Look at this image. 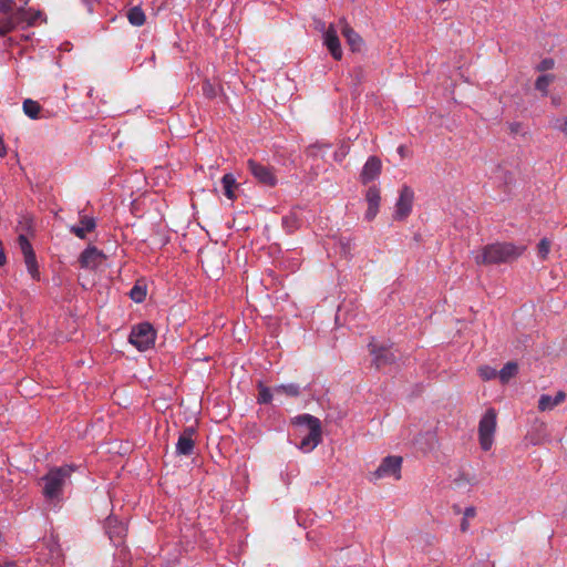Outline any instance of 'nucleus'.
<instances>
[{
	"mask_svg": "<svg viewBox=\"0 0 567 567\" xmlns=\"http://www.w3.org/2000/svg\"><path fill=\"white\" fill-rule=\"evenodd\" d=\"M156 332L150 322H142L132 328L128 341L138 351H146L155 343Z\"/></svg>",
	"mask_w": 567,
	"mask_h": 567,
	"instance_id": "5",
	"label": "nucleus"
},
{
	"mask_svg": "<svg viewBox=\"0 0 567 567\" xmlns=\"http://www.w3.org/2000/svg\"><path fill=\"white\" fill-rule=\"evenodd\" d=\"M127 19L132 25L141 27L145 23L146 17L140 7H133L127 12Z\"/></svg>",
	"mask_w": 567,
	"mask_h": 567,
	"instance_id": "26",
	"label": "nucleus"
},
{
	"mask_svg": "<svg viewBox=\"0 0 567 567\" xmlns=\"http://www.w3.org/2000/svg\"><path fill=\"white\" fill-rule=\"evenodd\" d=\"M555 81L554 74H544L535 81V89L542 93L543 96L548 94L549 85Z\"/></svg>",
	"mask_w": 567,
	"mask_h": 567,
	"instance_id": "27",
	"label": "nucleus"
},
{
	"mask_svg": "<svg viewBox=\"0 0 567 567\" xmlns=\"http://www.w3.org/2000/svg\"><path fill=\"white\" fill-rule=\"evenodd\" d=\"M555 65V61L550 58H546L542 60L538 65L536 66V70L539 72H545L548 70H551Z\"/></svg>",
	"mask_w": 567,
	"mask_h": 567,
	"instance_id": "36",
	"label": "nucleus"
},
{
	"mask_svg": "<svg viewBox=\"0 0 567 567\" xmlns=\"http://www.w3.org/2000/svg\"><path fill=\"white\" fill-rule=\"evenodd\" d=\"M475 508L474 507H467L465 511H464V518L468 519V518H473L475 516Z\"/></svg>",
	"mask_w": 567,
	"mask_h": 567,
	"instance_id": "38",
	"label": "nucleus"
},
{
	"mask_svg": "<svg viewBox=\"0 0 567 567\" xmlns=\"http://www.w3.org/2000/svg\"><path fill=\"white\" fill-rule=\"evenodd\" d=\"M398 152H399V154L403 157V156L405 155V146L400 145V146L398 147Z\"/></svg>",
	"mask_w": 567,
	"mask_h": 567,
	"instance_id": "43",
	"label": "nucleus"
},
{
	"mask_svg": "<svg viewBox=\"0 0 567 567\" xmlns=\"http://www.w3.org/2000/svg\"><path fill=\"white\" fill-rule=\"evenodd\" d=\"M18 241H19L20 249L23 254V257L35 255L30 241L27 239V237L24 235H20L18 238Z\"/></svg>",
	"mask_w": 567,
	"mask_h": 567,
	"instance_id": "31",
	"label": "nucleus"
},
{
	"mask_svg": "<svg viewBox=\"0 0 567 567\" xmlns=\"http://www.w3.org/2000/svg\"><path fill=\"white\" fill-rule=\"evenodd\" d=\"M6 154H7V151H6L4 144H3L2 138L0 137V157H3Z\"/></svg>",
	"mask_w": 567,
	"mask_h": 567,
	"instance_id": "41",
	"label": "nucleus"
},
{
	"mask_svg": "<svg viewBox=\"0 0 567 567\" xmlns=\"http://www.w3.org/2000/svg\"><path fill=\"white\" fill-rule=\"evenodd\" d=\"M7 262V257L4 254L2 241L0 240V266H3Z\"/></svg>",
	"mask_w": 567,
	"mask_h": 567,
	"instance_id": "39",
	"label": "nucleus"
},
{
	"mask_svg": "<svg viewBox=\"0 0 567 567\" xmlns=\"http://www.w3.org/2000/svg\"><path fill=\"white\" fill-rule=\"evenodd\" d=\"M343 23L342 27V35L346 38L349 47L352 51H360L362 47V38L344 21H341Z\"/></svg>",
	"mask_w": 567,
	"mask_h": 567,
	"instance_id": "20",
	"label": "nucleus"
},
{
	"mask_svg": "<svg viewBox=\"0 0 567 567\" xmlns=\"http://www.w3.org/2000/svg\"><path fill=\"white\" fill-rule=\"evenodd\" d=\"M0 567H17V565L13 563H6L3 565H0Z\"/></svg>",
	"mask_w": 567,
	"mask_h": 567,
	"instance_id": "45",
	"label": "nucleus"
},
{
	"mask_svg": "<svg viewBox=\"0 0 567 567\" xmlns=\"http://www.w3.org/2000/svg\"><path fill=\"white\" fill-rule=\"evenodd\" d=\"M478 373H480V377L486 381L498 377L496 369L488 367V365L481 367L478 369Z\"/></svg>",
	"mask_w": 567,
	"mask_h": 567,
	"instance_id": "32",
	"label": "nucleus"
},
{
	"mask_svg": "<svg viewBox=\"0 0 567 567\" xmlns=\"http://www.w3.org/2000/svg\"><path fill=\"white\" fill-rule=\"evenodd\" d=\"M224 195L233 200L236 198L235 189L237 188V183L233 174H225L221 178Z\"/></svg>",
	"mask_w": 567,
	"mask_h": 567,
	"instance_id": "22",
	"label": "nucleus"
},
{
	"mask_svg": "<svg viewBox=\"0 0 567 567\" xmlns=\"http://www.w3.org/2000/svg\"><path fill=\"white\" fill-rule=\"evenodd\" d=\"M110 539L118 544L126 535L125 526L115 517H109L105 525Z\"/></svg>",
	"mask_w": 567,
	"mask_h": 567,
	"instance_id": "18",
	"label": "nucleus"
},
{
	"mask_svg": "<svg viewBox=\"0 0 567 567\" xmlns=\"http://www.w3.org/2000/svg\"><path fill=\"white\" fill-rule=\"evenodd\" d=\"M414 193L408 187L403 186L400 190L399 199L395 204V218L404 219L408 217L412 209Z\"/></svg>",
	"mask_w": 567,
	"mask_h": 567,
	"instance_id": "9",
	"label": "nucleus"
},
{
	"mask_svg": "<svg viewBox=\"0 0 567 567\" xmlns=\"http://www.w3.org/2000/svg\"><path fill=\"white\" fill-rule=\"evenodd\" d=\"M248 168L252 176L261 184L266 186H275L277 178L272 169L268 166L257 163L254 159L247 162Z\"/></svg>",
	"mask_w": 567,
	"mask_h": 567,
	"instance_id": "8",
	"label": "nucleus"
},
{
	"mask_svg": "<svg viewBox=\"0 0 567 567\" xmlns=\"http://www.w3.org/2000/svg\"><path fill=\"white\" fill-rule=\"evenodd\" d=\"M381 168V161L377 156L369 157L360 174L361 182L368 184L374 181L380 175Z\"/></svg>",
	"mask_w": 567,
	"mask_h": 567,
	"instance_id": "12",
	"label": "nucleus"
},
{
	"mask_svg": "<svg viewBox=\"0 0 567 567\" xmlns=\"http://www.w3.org/2000/svg\"><path fill=\"white\" fill-rule=\"evenodd\" d=\"M258 398L257 401L259 404H268L271 402L275 393L269 388L265 386L261 382L258 383Z\"/></svg>",
	"mask_w": 567,
	"mask_h": 567,
	"instance_id": "28",
	"label": "nucleus"
},
{
	"mask_svg": "<svg viewBox=\"0 0 567 567\" xmlns=\"http://www.w3.org/2000/svg\"><path fill=\"white\" fill-rule=\"evenodd\" d=\"M402 457L386 456L382 460L379 467L372 473L374 480L383 478L386 476H394L396 480L401 477Z\"/></svg>",
	"mask_w": 567,
	"mask_h": 567,
	"instance_id": "7",
	"label": "nucleus"
},
{
	"mask_svg": "<svg viewBox=\"0 0 567 567\" xmlns=\"http://www.w3.org/2000/svg\"><path fill=\"white\" fill-rule=\"evenodd\" d=\"M324 45L336 60H340L342 58V49L337 34V30L331 24L323 34Z\"/></svg>",
	"mask_w": 567,
	"mask_h": 567,
	"instance_id": "13",
	"label": "nucleus"
},
{
	"mask_svg": "<svg viewBox=\"0 0 567 567\" xmlns=\"http://www.w3.org/2000/svg\"><path fill=\"white\" fill-rule=\"evenodd\" d=\"M275 395H286L290 398H297L300 395V386L296 383L281 384L274 388Z\"/></svg>",
	"mask_w": 567,
	"mask_h": 567,
	"instance_id": "23",
	"label": "nucleus"
},
{
	"mask_svg": "<svg viewBox=\"0 0 567 567\" xmlns=\"http://www.w3.org/2000/svg\"><path fill=\"white\" fill-rule=\"evenodd\" d=\"M566 399V393L564 391H558L555 396H550L548 394L540 395L538 400V410L542 412L551 411L557 405L563 403Z\"/></svg>",
	"mask_w": 567,
	"mask_h": 567,
	"instance_id": "19",
	"label": "nucleus"
},
{
	"mask_svg": "<svg viewBox=\"0 0 567 567\" xmlns=\"http://www.w3.org/2000/svg\"><path fill=\"white\" fill-rule=\"evenodd\" d=\"M290 221L295 223V220L292 219V217H285V218L282 219L284 225H286L287 227H288V225H289V223H290Z\"/></svg>",
	"mask_w": 567,
	"mask_h": 567,
	"instance_id": "44",
	"label": "nucleus"
},
{
	"mask_svg": "<svg viewBox=\"0 0 567 567\" xmlns=\"http://www.w3.org/2000/svg\"><path fill=\"white\" fill-rule=\"evenodd\" d=\"M18 8L14 0H0V13L14 14Z\"/></svg>",
	"mask_w": 567,
	"mask_h": 567,
	"instance_id": "33",
	"label": "nucleus"
},
{
	"mask_svg": "<svg viewBox=\"0 0 567 567\" xmlns=\"http://www.w3.org/2000/svg\"><path fill=\"white\" fill-rule=\"evenodd\" d=\"M104 259L105 255L101 250L94 246H90L81 252L79 262L82 268L95 269L102 265Z\"/></svg>",
	"mask_w": 567,
	"mask_h": 567,
	"instance_id": "10",
	"label": "nucleus"
},
{
	"mask_svg": "<svg viewBox=\"0 0 567 567\" xmlns=\"http://www.w3.org/2000/svg\"><path fill=\"white\" fill-rule=\"evenodd\" d=\"M370 354L373 357V364L381 369L395 362L396 355L392 347L379 344L374 340L369 343Z\"/></svg>",
	"mask_w": 567,
	"mask_h": 567,
	"instance_id": "6",
	"label": "nucleus"
},
{
	"mask_svg": "<svg viewBox=\"0 0 567 567\" xmlns=\"http://www.w3.org/2000/svg\"><path fill=\"white\" fill-rule=\"evenodd\" d=\"M130 297L135 302H143L146 298V288L135 285L130 291Z\"/></svg>",
	"mask_w": 567,
	"mask_h": 567,
	"instance_id": "30",
	"label": "nucleus"
},
{
	"mask_svg": "<svg viewBox=\"0 0 567 567\" xmlns=\"http://www.w3.org/2000/svg\"><path fill=\"white\" fill-rule=\"evenodd\" d=\"M203 93L206 97L213 99L216 96V89L209 81H204L202 85Z\"/></svg>",
	"mask_w": 567,
	"mask_h": 567,
	"instance_id": "35",
	"label": "nucleus"
},
{
	"mask_svg": "<svg viewBox=\"0 0 567 567\" xmlns=\"http://www.w3.org/2000/svg\"><path fill=\"white\" fill-rule=\"evenodd\" d=\"M21 10H16L14 14L1 13L0 16V37H4L8 33L16 30L19 25V19L22 17Z\"/></svg>",
	"mask_w": 567,
	"mask_h": 567,
	"instance_id": "16",
	"label": "nucleus"
},
{
	"mask_svg": "<svg viewBox=\"0 0 567 567\" xmlns=\"http://www.w3.org/2000/svg\"><path fill=\"white\" fill-rule=\"evenodd\" d=\"M460 528H461V532L466 533L468 530V528H470L468 519L463 517V519L461 522V525H460Z\"/></svg>",
	"mask_w": 567,
	"mask_h": 567,
	"instance_id": "40",
	"label": "nucleus"
},
{
	"mask_svg": "<svg viewBox=\"0 0 567 567\" xmlns=\"http://www.w3.org/2000/svg\"><path fill=\"white\" fill-rule=\"evenodd\" d=\"M22 109L24 114L32 120H37L41 116V105L37 101L31 99L24 100Z\"/></svg>",
	"mask_w": 567,
	"mask_h": 567,
	"instance_id": "25",
	"label": "nucleus"
},
{
	"mask_svg": "<svg viewBox=\"0 0 567 567\" xmlns=\"http://www.w3.org/2000/svg\"><path fill=\"white\" fill-rule=\"evenodd\" d=\"M24 264H25L27 269H28L29 274L31 275V277L35 280H39L40 272L38 269L35 255L24 257Z\"/></svg>",
	"mask_w": 567,
	"mask_h": 567,
	"instance_id": "29",
	"label": "nucleus"
},
{
	"mask_svg": "<svg viewBox=\"0 0 567 567\" xmlns=\"http://www.w3.org/2000/svg\"><path fill=\"white\" fill-rule=\"evenodd\" d=\"M365 200L368 203L365 219L372 220L379 212L381 200L380 189L377 186L369 187L365 193Z\"/></svg>",
	"mask_w": 567,
	"mask_h": 567,
	"instance_id": "14",
	"label": "nucleus"
},
{
	"mask_svg": "<svg viewBox=\"0 0 567 567\" xmlns=\"http://www.w3.org/2000/svg\"><path fill=\"white\" fill-rule=\"evenodd\" d=\"M526 246L515 245L513 243H494L473 251V258L476 265H499L509 264L519 258L525 251Z\"/></svg>",
	"mask_w": 567,
	"mask_h": 567,
	"instance_id": "1",
	"label": "nucleus"
},
{
	"mask_svg": "<svg viewBox=\"0 0 567 567\" xmlns=\"http://www.w3.org/2000/svg\"><path fill=\"white\" fill-rule=\"evenodd\" d=\"M293 424L306 425L308 434L301 440L299 447L305 452H310L321 442V422L318 417L310 414L298 415L293 419Z\"/></svg>",
	"mask_w": 567,
	"mask_h": 567,
	"instance_id": "3",
	"label": "nucleus"
},
{
	"mask_svg": "<svg viewBox=\"0 0 567 567\" xmlns=\"http://www.w3.org/2000/svg\"><path fill=\"white\" fill-rule=\"evenodd\" d=\"M73 472L74 467L72 465L51 468L42 478L45 482L43 487L44 496L50 499L58 498L62 494L63 487L71 478Z\"/></svg>",
	"mask_w": 567,
	"mask_h": 567,
	"instance_id": "2",
	"label": "nucleus"
},
{
	"mask_svg": "<svg viewBox=\"0 0 567 567\" xmlns=\"http://www.w3.org/2000/svg\"><path fill=\"white\" fill-rule=\"evenodd\" d=\"M194 434H195L194 427L188 426L179 435L177 444H176V452L179 455L189 456L194 453V447H195V442L193 439Z\"/></svg>",
	"mask_w": 567,
	"mask_h": 567,
	"instance_id": "11",
	"label": "nucleus"
},
{
	"mask_svg": "<svg viewBox=\"0 0 567 567\" xmlns=\"http://www.w3.org/2000/svg\"><path fill=\"white\" fill-rule=\"evenodd\" d=\"M518 365L516 362H507L499 371H497L498 378L502 383H507L513 377L516 375Z\"/></svg>",
	"mask_w": 567,
	"mask_h": 567,
	"instance_id": "24",
	"label": "nucleus"
},
{
	"mask_svg": "<svg viewBox=\"0 0 567 567\" xmlns=\"http://www.w3.org/2000/svg\"><path fill=\"white\" fill-rule=\"evenodd\" d=\"M551 103L554 105H556V106L559 105L560 104V97L556 96V95L551 96Z\"/></svg>",
	"mask_w": 567,
	"mask_h": 567,
	"instance_id": "42",
	"label": "nucleus"
},
{
	"mask_svg": "<svg viewBox=\"0 0 567 567\" xmlns=\"http://www.w3.org/2000/svg\"><path fill=\"white\" fill-rule=\"evenodd\" d=\"M549 250H550V241L547 238H543L537 246L538 256L542 259H546L549 254Z\"/></svg>",
	"mask_w": 567,
	"mask_h": 567,
	"instance_id": "34",
	"label": "nucleus"
},
{
	"mask_svg": "<svg viewBox=\"0 0 567 567\" xmlns=\"http://www.w3.org/2000/svg\"><path fill=\"white\" fill-rule=\"evenodd\" d=\"M96 221L93 217L86 215H80L79 225H74L70 227V231L80 239H84L87 233H91L95 229Z\"/></svg>",
	"mask_w": 567,
	"mask_h": 567,
	"instance_id": "15",
	"label": "nucleus"
},
{
	"mask_svg": "<svg viewBox=\"0 0 567 567\" xmlns=\"http://www.w3.org/2000/svg\"><path fill=\"white\" fill-rule=\"evenodd\" d=\"M21 10H16L14 14L1 13L0 16V37H4L8 33L16 30L19 25V19L22 17Z\"/></svg>",
	"mask_w": 567,
	"mask_h": 567,
	"instance_id": "17",
	"label": "nucleus"
},
{
	"mask_svg": "<svg viewBox=\"0 0 567 567\" xmlns=\"http://www.w3.org/2000/svg\"><path fill=\"white\" fill-rule=\"evenodd\" d=\"M555 128H558L563 131L565 134H567V117L560 123L559 120H556V123L554 125Z\"/></svg>",
	"mask_w": 567,
	"mask_h": 567,
	"instance_id": "37",
	"label": "nucleus"
},
{
	"mask_svg": "<svg viewBox=\"0 0 567 567\" xmlns=\"http://www.w3.org/2000/svg\"><path fill=\"white\" fill-rule=\"evenodd\" d=\"M17 10H21L22 17L19 19V24L25 22L27 25H34L40 19H42L43 13L40 10L34 9H25L24 7H19Z\"/></svg>",
	"mask_w": 567,
	"mask_h": 567,
	"instance_id": "21",
	"label": "nucleus"
},
{
	"mask_svg": "<svg viewBox=\"0 0 567 567\" xmlns=\"http://www.w3.org/2000/svg\"><path fill=\"white\" fill-rule=\"evenodd\" d=\"M497 413L494 409H487L478 423V441L483 451H489L494 443L497 425Z\"/></svg>",
	"mask_w": 567,
	"mask_h": 567,
	"instance_id": "4",
	"label": "nucleus"
}]
</instances>
